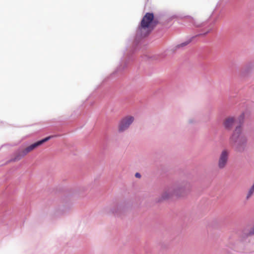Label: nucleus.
Listing matches in <instances>:
<instances>
[{
  "instance_id": "obj_1",
  "label": "nucleus",
  "mask_w": 254,
  "mask_h": 254,
  "mask_svg": "<svg viewBox=\"0 0 254 254\" xmlns=\"http://www.w3.org/2000/svg\"><path fill=\"white\" fill-rule=\"evenodd\" d=\"M230 143L234 150L237 152L243 153L246 150L248 139L240 126L235 128L230 138Z\"/></svg>"
},
{
  "instance_id": "obj_2",
  "label": "nucleus",
  "mask_w": 254,
  "mask_h": 254,
  "mask_svg": "<svg viewBox=\"0 0 254 254\" xmlns=\"http://www.w3.org/2000/svg\"><path fill=\"white\" fill-rule=\"evenodd\" d=\"M153 13L147 12L143 16L140 25L136 31L134 37V46H137L145 37L147 36L151 32L149 28L150 24L154 19Z\"/></svg>"
},
{
  "instance_id": "obj_3",
  "label": "nucleus",
  "mask_w": 254,
  "mask_h": 254,
  "mask_svg": "<svg viewBox=\"0 0 254 254\" xmlns=\"http://www.w3.org/2000/svg\"><path fill=\"white\" fill-rule=\"evenodd\" d=\"M190 185L187 182L183 183L181 186H173L169 188L162 194L159 201L169 199L173 195L177 196H183L190 190Z\"/></svg>"
},
{
  "instance_id": "obj_4",
  "label": "nucleus",
  "mask_w": 254,
  "mask_h": 254,
  "mask_svg": "<svg viewBox=\"0 0 254 254\" xmlns=\"http://www.w3.org/2000/svg\"><path fill=\"white\" fill-rule=\"evenodd\" d=\"M132 53L133 52H130L129 53L125 54L126 55L121 59L120 65L113 74L122 73L126 69L130 62L134 59Z\"/></svg>"
},
{
  "instance_id": "obj_5",
  "label": "nucleus",
  "mask_w": 254,
  "mask_h": 254,
  "mask_svg": "<svg viewBox=\"0 0 254 254\" xmlns=\"http://www.w3.org/2000/svg\"><path fill=\"white\" fill-rule=\"evenodd\" d=\"M134 117L127 116L123 118L120 121L118 125V131L123 132L127 130L134 121Z\"/></svg>"
},
{
  "instance_id": "obj_6",
  "label": "nucleus",
  "mask_w": 254,
  "mask_h": 254,
  "mask_svg": "<svg viewBox=\"0 0 254 254\" xmlns=\"http://www.w3.org/2000/svg\"><path fill=\"white\" fill-rule=\"evenodd\" d=\"M211 30V27H210L209 26L205 27L204 28L202 29H201L200 30H197V32H200L199 33L197 34V35H195L194 36L191 37V38H190L187 41H185L184 42H183V43H182L180 44L177 45L175 47V50H177V49H179L180 48H183V47L187 46L190 43L191 41H192V40L195 38H196V37H197L198 36H205L206 34H207L208 33H209Z\"/></svg>"
},
{
  "instance_id": "obj_7",
  "label": "nucleus",
  "mask_w": 254,
  "mask_h": 254,
  "mask_svg": "<svg viewBox=\"0 0 254 254\" xmlns=\"http://www.w3.org/2000/svg\"><path fill=\"white\" fill-rule=\"evenodd\" d=\"M53 136H49L48 137H46L40 140H39L32 144H31L30 145H29V146L27 147L23 151V155H26L28 153H29V152H30L31 151L33 150V149H34L35 148H36V147L40 146L41 145H42L43 143L48 141L49 140H50L51 138H53Z\"/></svg>"
},
{
  "instance_id": "obj_8",
  "label": "nucleus",
  "mask_w": 254,
  "mask_h": 254,
  "mask_svg": "<svg viewBox=\"0 0 254 254\" xmlns=\"http://www.w3.org/2000/svg\"><path fill=\"white\" fill-rule=\"evenodd\" d=\"M229 152L226 150H223L219 158L218 166L220 169L224 168L227 165L228 160Z\"/></svg>"
},
{
  "instance_id": "obj_9",
  "label": "nucleus",
  "mask_w": 254,
  "mask_h": 254,
  "mask_svg": "<svg viewBox=\"0 0 254 254\" xmlns=\"http://www.w3.org/2000/svg\"><path fill=\"white\" fill-rule=\"evenodd\" d=\"M235 120L233 117H229L223 123V126L226 129L230 130L233 126Z\"/></svg>"
},
{
  "instance_id": "obj_10",
  "label": "nucleus",
  "mask_w": 254,
  "mask_h": 254,
  "mask_svg": "<svg viewBox=\"0 0 254 254\" xmlns=\"http://www.w3.org/2000/svg\"><path fill=\"white\" fill-rule=\"evenodd\" d=\"M187 17L189 18V21L192 24V25L196 28L203 27L206 26L207 21H203L202 22H196L193 17L190 16H187Z\"/></svg>"
},
{
  "instance_id": "obj_11",
  "label": "nucleus",
  "mask_w": 254,
  "mask_h": 254,
  "mask_svg": "<svg viewBox=\"0 0 254 254\" xmlns=\"http://www.w3.org/2000/svg\"><path fill=\"white\" fill-rule=\"evenodd\" d=\"M245 119V114L244 113H242L240 116L238 117V119L235 122H237L239 124V125L238 126H240L241 127V125L243 124L244 121Z\"/></svg>"
},
{
  "instance_id": "obj_12",
  "label": "nucleus",
  "mask_w": 254,
  "mask_h": 254,
  "mask_svg": "<svg viewBox=\"0 0 254 254\" xmlns=\"http://www.w3.org/2000/svg\"><path fill=\"white\" fill-rule=\"evenodd\" d=\"M244 234L247 237L254 235V227H252L249 229L245 230Z\"/></svg>"
},
{
  "instance_id": "obj_13",
  "label": "nucleus",
  "mask_w": 254,
  "mask_h": 254,
  "mask_svg": "<svg viewBox=\"0 0 254 254\" xmlns=\"http://www.w3.org/2000/svg\"><path fill=\"white\" fill-rule=\"evenodd\" d=\"M135 177L137 178H140L141 177V175L139 173H136L135 174Z\"/></svg>"
},
{
  "instance_id": "obj_14",
  "label": "nucleus",
  "mask_w": 254,
  "mask_h": 254,
  "mask_svg": "<svg viewBox=\"0 0 254 254\" xmlns=\"http://www.w3.org/2000/svg\"><path fill=\"white\" fill-rule=\"evenodd\" d=\"M111 212H112L113 213H114V214H115V213H116V212L114 210H113V209H112V210H111Z\"/></svg>"
},
{
  "instance_id": "obj_15",
  "label": "nucleus",
  "mask_w": 254,
  "mask_h": 254,
  "mask_svg": "<svg viewBox=\"0 0 254 254\" xmlns=\"http://www.w3.org/2000/svg\"><path fill=\"white\" fill-rule=\"evenodd\" d=\"M189 122H190V123H192L191 120H190V121H189Z\"/></svg>"
}]
</instances>
